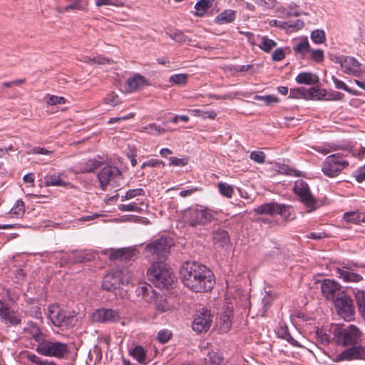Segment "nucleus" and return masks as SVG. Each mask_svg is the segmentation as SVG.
<instances>
[{
	"instance_id": "nucleus-37",
	"label": "nucleus",
	"mask_w": 365,
	"mask_h": 365,
	"mask_svg": "<svg viewBox=\"0 0 365 365\" xmlns=\"http://www.w3.org/2000/svg\"><path fill=\"white\" fill-rule=\"evenodd\" d=\"M188 79V74L187 73H178L171 76L169 78V82L172 85L185 86Z\"/></svg>"
},
{
	"instance_id": "nucleus-31",
	"label": "nucleus",
	"mask_w": 365,
	"mask_h": 365,
	"mask_svg": "<svg viewBox=\"0 0 365 365\" xmlns=\"http://www.w3.org/2000/svg\"><path fill=\"white\" fill-rule=\"evenodd\" d=\"M235 19V12L227 9L220 13L215 18V22L220 24H228L232 22Z\"/></svg>"
},
{
	"instance_id": "nucleus-58",
	"label": "nucleus",
	"mask_w": 365,
	"mask_h": 365,
	"mask_svg": "<svg viewBox=\"0 0 365 365\" xmlns=\"http://www.w3.org/2000/svg\"><path fill=\"white\" fill-rule=\"evenodd\" d=\"M170 165L173 166H185L188 163V160L187 158H179L177 157H171L170 158Z\"/></svg>"
},
{
	"instance_id": "nucleus-39",
	"label": "nucleus",
	"mask_w": 365,
	"mask_h": 365,
	"mask_svg": "<svg viewBox=\"0 0 365 365\" xmlns=\"http://www.w3.org/2000/svg\"><path fill=\"white\" fill-rule=\"evenodd\" d=\"M276 46L277 43L274 41L269 38L267 36H262V42L259 47L264 52L269 53Z\"/></svg>"
},
{
	"instance_id": "nucleus-6",
	"label": "nucleus",
	"mask_w": 365,
	"mask_h": 365,
	"mask_svg": "<svg viewBox=\"0 0 365 365\" xmlns=\"http://www.w3.org/2000/svg\"><path fill=\"white\" fill-rule=\"evenodd\" d=\"M172 240L165 237L154 240L145 247L146 257H153L158 260L165 259L170 253Z\"/></svg>"
},
{
	"instance_id": "nucleus-1",
	"label": "nucleus",
	"mask_w": 365,
	"mask_h": 365,
	"mask_svg": "<svg viewBox=\"0 0 365 365\" xmlns=\"http://www.w3.org/2000/svg\"><path fill=\"white\" fill-rule=\"evenodd\" d=\"M332 332V342L345 348L332 358L334 362L365 360V346L361 345L364 333L356 326H337Z\"/></svg>"
},
{
	"instance_id": "nucleus-23",
	"label": "nucleus",
	"mask_w": 365,
	"mask_h": 365,
	"mask_svg": "<svg viewBox=\"0 0 365 365\" xmlns=\"http://www.w3.org/2000/svg\"><path fill=\"white\" fill-rule=\"evenodd\" d=\"M0 317L6 322H8L13 326L18 325L21 323L20 316L14 310H11L9 307H6Z\"/></svg>"
},
{
	"instance_id": "nucleus-62",
	"label": "nucleus",
	"mask_w": 365,
	"mask_h": 365,
	"mask_svg": "<svg viewBox=\"0 0 365 365\" xmlns=\"http://www.w3.org/2000/svg\"><path fill=\"white\" fill-rule=\"evenodd\" d=\"M303 26H304V21L302 20L297 19L294 22H292L291 21H288V29L290 31L299 30Z\"/></svg>"
},
{
	"instance_id": "nucleus-5",
	"label": "nucleus",
	"mask_w": 365,
	"mask_h": 365,
	"mask_svg": "<svg viewBox=\"0 0 365 365\" xmlns=\"http://www.w3.org/2000/svg\"><path fill=\"white\" fill-rule=\"evenodd\" d=\"M215 212L207 207H191L184 213L185 222L192 227L204 225L214 218Z\"/></svg>"
},
{
	"instance_id": "nucleus-46",
	"label": "nucleus",
	"mask_w": 365,
	"mask_h": 365,
	"mask_svg": "<svg viewBox=\"0 0 365 365\" xmlns=\"http://www.w3.org/2000/svg\"><path fill=\"white\" fill-rule=\"evenodd\" d=\"M214 239L217 242H221L225 244L229 242L230 237L228 232L226 230L217 229L215 232Z\"/></svg>"
},
{
	"instance_id": "nucleus-61",
	"label": "nucleus",
	"mask_w": 365,
	"mask_h": 365,
	"mask_svg": "<svg viewBox=\"0 0 365 365\" xmlns=\"http://www.w3.org/2000/svg\"><path fill=\"white\" fill-rule=\"evenodd\" d=\"M170 37L177 42H185L187 36L181 31H176L169 34Z\"/></svg>"
},
{
	"instance_id": "nucleus-33",
	"label": "nucleus",
	"mask_w": 365,
	"mask_h": 365,
	"mask_svg": "<svg viewBox=\"0 0 365 365\" xmlns=\"http://www.w3.org/2000/svg\"><path fill=\"white\" fill-rule=\"evenodd\" d=\"M143 298L148 302L154 300L157 296L156 292L150 284H144L140 287Z\"/></svg>"
},
{
	"instance_id": "nucleus-51",
	"label": "nucleus",
	"mask_w": 365,
	"mask_h": 365,
	"mask_svg": "<svg viewBox=\"0 0 365 365\" xmlns=\"http://www.w3.org/2000/svg\"><path fill=\"white\" fill-rule=\"evenodd\" d=\"M293 49L295 53H302L304 55V53L309 51L310 46H309V42L306 40V41H301L297 45L294 46Z\"/></svg>"
},
{
	"instance_id": "nucleus-50",
	"label": "nucleus",
	"mask_w": 365,
	"mask_h": 365,
	"mask_svg": "<svg viewBox=\"0 0 365 365\" xmlns=\"http://www.w3.org/2000/svg\"><path fill=\"white\" fill-rule=\"evenodd\" d=\"M218 187L220 193L226 197H231L234 192L233 187L226 183L220 182Z\"/></svg>"
},
{
	"instance_id": "nucleus-44",
	"label": "nucleus",
	"mask_w": 365,
	"mask_h": 365,
	"mask_svg": "<svg viewBox=\"0 0 365 365\" xmlns=\"http://www.w3.org/2000/svg\"><path fill=\"white\" fill-rule=\"evenodd\" d=\"M277 214L280 215L287 221L291 216V207L286 205L277 204Z\"/></svg>"
},
{
	"instance_id": "nucleus-2",
	"label": "nucleus",
	"mask_w": 365,
	"mask_h": 365,
	"mask_svg": "<svg viewBox=\"0 0 365 365\" xmlns=\"http://www.w3.org/2000/svg\"><path fill=\"white\" fill-rule=\"evenodd\" d=\"M180 274L183 285L197 293L210 291L215 284V277L211 269L195 261L184 262Z\"/></svg>"
},
{
	"instance_id": "nucleus-64",
	"label": "nucleus",
	"mask_w": 365,
	"mask_h": 365,
	"mask_svg": "<svg viewBox=\"0 0 365 365\" xmlns=\"http://www.w3.org/2000/svg\"><path fill=\"white\" fill-rule=\"evenodd\" d=\"M285 57V53L282 48H277L272 55L273 61H280Z\"/></svg>"
},
{
	"instance_id": "nucleus-27",
	"label": "nucleus",
	"mask_w": 365,
	"mask_h": 365,
	"mask_svg": "<svg viewBox=\"0 0 365 365\" xmlns=\"http://www.w3.org/2000/svg\"><path fill=\"white\" fill-rule=\"evenodd\" d=\"M295 81L299 84L312 85L317 81V78L312 73L301 72L296 76Z\"/></svg>"
},
{
	"instance_id": "nucleus-25",
	"label": "nucleus",
	"mask_w": 365,
	"mask_h": 365,
	"mask_svg": "<svg viewBox=\"0 0 365 365\" xmlns=\"http://www.w3.org/2000/svg\"><path fill=\"white\" fill-rule=\"evenodd\" d=\"M155 309L160 313L171 312L174 306L169 303L166 298L157 297L155 298Z\"/></svg>"
},
{
	"instance_id": "nucleus-43",
	"label": "nucleus",
	"mask_w": 365,
	"mask_h": 365,
	"mask_svg": "<svg viewBox=\"0 0 365 365\" xmlns=\"http://www.w3.org/2000/svg\"><path fill=\"white\" fill-rule=\"evenodd\" d=\"M317 339L322 344L327 345L332 341V338L327 334L323 329H317L316 331Z\"/></svg>"
},
{
	"instance_id": "nucleus-22",
	"label": "nucleus",
	"mask_w": 365,
	"mask_h": 365,
	"mask_svg": "<svg viewBox=\"0 0 365 365\" xmlns=\"http://www.w3.org/2000/svg\"><path fill=\"white\" fill-rule=\"evenodd\" d=\"M277 204L278 203L273 202L264 203L255 208L254 212L256 215H268L273 216L277 215Z\"/></svg>"
},
{
	"instance_id": "nucleus-24",
	"label": "nucleus",
	"mask_w": 365,
	"mask_h": 365,
	"mask_svg": "<svg viewBox=\"0 0 365 365\" xmlns=\"http://www.w3.org/2000/svg\"><path fill=\"white\" fill-rule=\"evenodd\" d=\"M215 0H200L195 5V15L196 16H203L207 10L213 5Z\"/></svg>"
},
{
	"instance_id": "nucleus-56",
	"label": "nucleus",
	"mask_w": 365,
	"mask_h": 365,
	"mask_svg": "<svg viewBox=\"0 0 365 365\" xmlns=\"http://www.w3.org/2000/svg\"><path fill=\"white\" fill-rule=\"evenodd\" d=\"M66 100L65 98L62 96H56L53 95L48 96L47 103L51 106H54L57 104H64L66 103Z\"/></svg>"
},
{
	"instance_id": "nucleus-17",
	"label": "nucleus",
	"mask_w": 365,
	"mask_h": 365,
	"mask_svg": "<svg viewBox=\"0 0 365 365\" xmlns=\"http://www.w3.org/2000/svg\"><path fill=\"white\" fill-rule=\"evenodd\" d=\"M122 272L115 270L106 274L102 280V287L106 291H114L122 283Z\"/></svg>"
},
{
	"instance_id": "nucleus-3",
	"label": "nucleus",
	"mask_w": 365,
	"mask_h": 365,
	"mask_svg": "<svg viewBox=\"0 0 365 365\" xmlns=\"http://www.w3.org/2000/svg\"><path fill=\"white\" fill-rule=\"evenodd\" d=\"M148 279L158 288H172L175 276L170 268L162 261L153 263L147 271Z\"/></svg>"
},
{
	"instance_id": "nucleus-28",
	"label": "nucleus",
	"mask_w": 365,
	"mask_h": 365,
	"mask_svg": "<svg viewBox=\"0 0 365 365\" xmlns=\"http://www.w3.org/2000/svg\"><path fill=\"white\" fill-rule=\"evenodd\" d=\"M277 335L279 337L285 339L287 341H288L291 345L295 347L300 346V344L298 343L297 341H296L290 334L289 332L288 328L287 326H281L278 328Z\"/></svg>"
},
{
	"instance_id": "nucleus-26",
	"label": "nucleus",
	"mask_w": 365,
	"mask_h": 365,
	"mask_svg": "<svg viewBox=\"0 0 365 365\" xmlns=\"http://www.w3.org/2000/svg\"><path fill=\"white\" fill-rule=\"evenodd\" d=\"M25 331L29 334L36 342H38V344H41L45 339L43 334L41 332L40 329L34 323L29 324V326L25 328Z\"/></svg>"
},
{
	"instance_id": "nucleus-45",
	"label": "nucleus",
	"mask_w": 365,
	"mask_h": 365,
	"mask_svg": "<svg viewBox=\"0 0 365 365\" xmlns=\"http://www.w3.org/2000/svg\"><path fill=\"white\" fill-rule=\"evenodd\" d=\"M145 191L142 188L129 190L125 195L121 197V200H130L137 196H144Z\"/></svg>"
},
{
	"instance_id": "nucleus-40",
	"label": "nucleus",
	"mask_w": 365,
	"mask_h": 365,
	"mask_svg": "<svg viewBox=\"0 0 365 365\" xmlns=\"http://www.w3.org/2000/svg\"><path fill=\"white\" fill-rule=\"evenodd\" d=\"M311 39L317 44L323 43L326 41L325 32L322 29L314 30L311 33Z\"/></svg>"
},
{
	"instance_id": "nucleus-52",
	"label": "nucleus",
	"mask_w": 365,
	"mask_h": 365,
	"mask_svg": "<svg viewBox=\"0 0 365 365\" xmlns=\"http://www.w3.org/2000/svg\"><path fill=\"white\" fill-rule=\"evenodd\" d=\"M96 4L97 6L111 5L116 7H122L124 5L120 0H96Z\"/></svg>"
},
{
	"instance_id": "nucleus-7",
	"label": "nucleus",
	"mask_w": 365,
	"mask_h": 365,
	"mask_svg": "<svg viewBox=\"0 0 365 365\" xmlns=\"http://www.w3.org/2000/svg\"><path fill=\"white\" fill-rule=\"evenodd\" d=\"M349 165V162L340 153L329 155L323 162L322 170L328 177L333 178L338 175L345 168Z\"/></svg>"
},
{
	"instance_id": "nucleus-63",
	"label": "nucleus",
	"mask_w": 365,
	"mask_h": 365,
	"mask_svg": "<svg viewBox=\"0 0 365 365\" xmlns=\"http://www.w3.org/2000/svg\"><path fill=\"white\" fill-rule=\"evenodd\" d=\"M354 176L355 177V178L358 182H361L364 180H365V165L359 168L354 172Z\"/></svg>"
},
{
	"instance_id": "nucleus-29",
	"label": "nucleus",
	"mask_w": 365,
	"mask_h": 365,
	"mask_svg": "<svg viewBox=\"0 0 365 365\" xmlns=\"http://www.w3.org/2000/svg\"><path fill=\"white\" fill-rule=\"evenodd\" d=\"M143 201H140L139 199H138L136 202L119 205L118 209L122 212H136L140 213L143 209L139 205H143Z\"/></svg>"
},
{
	"instance_id": "nucleus-4",
	"label": "nucleus",
	"mask_w": 365,
	"mask_h": 365,
	"mask_svg": "<svg viewBox=\"0 0 365 365\" xmlns=\"http://www.w3.org/2000/svg\"><path fill=\"white\" fill-rule=\"evenodd\" d=\"M36 351L42 356L63 359L69 352V349L65 343L44 339L37 345Z\"/></svg>"
},
{
	"instance_id": "nucleus-59",
	"label": "nucleus",
	"mask_w": 365,
	"mask_h": 365,
	"mask_svg": "<svg viewBox=\"0 0 365 365\" xmlns=\"http://www.w3.org/2000/svg\"><path fill=\"white\" fill-rule=\"evenodd\" d=\"M334 83V86L335 87L337 88V89H343L345 91L349 93H352V91L351 89H350L346 84L344 81H341V80H339L337 78H336L335 76H332L331 78Z\"/></svg>"
},
{
	"instance_id": "nucleus-32",
	"label": "nucleus",
	"mask_w": 365,
	"mask_h": 365,
	"mask_svg": "<svg viewBox=\"0 0 365 365\" xmlns=\"http://www.w3.org/2000/svg\"><path fill=\"white\" fill-rule=\"evenodd\" d=\"M343 218L347 222L358 224L364 221L365 216L359 211H353L345 212Z\"/></svg>"
},
{
	"instance_id": "nucleus-49",
	"label": "nucleus",
	"mask_w": 365,
	"mask_h": 365,
	"mask_svg": "<svg viewBox=\"0 0 365 365\" xmlns=\"http://www.w3.org/2000/svg\"><path fill=\"white\" fill-rule=\"evenodd\" d=\"M307 90L305 88H292L289 92V98H306L307 99Z\"/></svg>"
},
{
	"instance_id": "nucleus-14",
	"label": "nucleus",
	"mask_w": 365,
	"mask_h": 365,
	"mask_svg": "<svg viewBox=\"0 0 365 365\" xmlns=\"http://www.w3.org/2000/svg\"><path fill=\"white\" fill-rule=\"evenodd\" d=\"M341 285L334 280L329 279H324L321 284V292L324 297L327 300L334 301L339 293H344L341 290Z\"/></svg>"
},
{
	"instance_id": "nucleus-10",
	"label": "nucleus",
	"mask_w": 365,
	"mask_h": 365,
	"mask_svg": "<svg viewBox=\"0 0 365 365\" xmlns=\"http://www.w3.org/2000/svg\"><path fill=\"white\" fill-rule=\"evenodd\" d=\"M48 319L54 326L62 329L71 327L74 320L73 317L66 314L58 305L55 304L48 307Z\"/></svg>"
},
{
	"instance_id": "nucleus-12",
	"label": "nucleus",
	"mask_w": 365,
	"mask_h": 365,
	"mask_svg": "<svg viewBox=\"0 0 365 365\" xmlns=\"http://www.w3.org/2000/svg\"><path fill=\"white\" fill-rule=\"evenodd\" d=\"M103 254L108 255L111 260H118L120 262H129L134 260L138 255V251L133 247H123L120 249H110L103 251Z\"/></svg>"
},
{
	"instance_id": "nucleus-21",
	"label": "nucleus",
	"mask_w": 365,
	"mask_h": 365,
	"mask_svg": "<svg viewBox=\"0 0 365 365\" xmlns=\"http://www.w3.org/2000/svg\"><path fill=\"white\" fill-rule=\"evenodd\" d=\"M128 354L140 364H148V360L146 350L140 345H136L129 349Z\"/></svg>"
},
{
	"instance_id": "nucleus-13",
	"label": "nucleus",
	"mask_w": 365,
	"mask_h": 365,
	"mask_svg": "<svg viewBox=\"0 0 365 365\" xmlns=\"http://www.w3.org/2000/svg\"><path fill=\"white\" fill-rule=\"evenodd\" d=\"M335 63L340 64L342 71L347 74L359 76L361 73V63L354 57L341 56L336 57Z\"/></svg>"
},
{
	"instance_id": "nucleus-35",
	"label": "nucleus",
	"mask_w": 365,
	"mask_h": 365,
	"mask_svg": "<svg viewBox=\"0 0 365 365\" xmlns=\"http://www.w3.org/2000/svg\"><path fill=\"white\" fill-rule=\"evenodd\" d=\"M25 212V204L21 200H18L10 210V215L21 218Z\"/></svg>"
},
{
	"instance_id": "nucleus-20",
	"label": "nucleus",
	"mask_w": 365,
	"mask_h": 365,
	"mask_svg": "<svg viewBox=\"0 0 365 365\" xmlns=\"http://www.w3.org/2000/svg\"><path fill=\"white\" fill-rule=\"evenodd\" d=\"M146 82L147 81L144 76L140 74H135L125 81V89L128 92H133L145 85Z\"/></svg>"
},
{
	"instance_id": "nucleus-16",
	"label": "nucleus",
	"mask_w": 365,
	"mask_h": 365,
	"mask_svg": "<svg viewBox=\"0 0 365 365\" xmlns=\"http://www.w3.org/2000/svg\"><path fill=\"white\" fill-rule=\"evenodd\" d=\"M120 175V171L117 167L111 165L103 167L97 175L101 187L105 190L110 182Z\"/></svg>"
},
{
	"instance_id": "nucleus-36",
	"label": "nucleus",
	"mask_w": 365,
	"mask_h": 365,
	"mask_svg": "<svg viewBox=\"0 0 365 365\" xmlns=\"http://www.w3.org/2000/svg\"><path fill=\"white\" fill-rule=\"evenodd\" d=\"M101 163L96 159H89L85 162L84 165L81 168V173H91L98 167Z\"/></svg>"
},
{
	"instance_id": "nucleus-53",
	"label": "nucleus",
	"mask_w": 365,
	"mask_h": 365,
	"mask_svg": "<svg viewBox=\"0 0 365 365\" xmlns=\"http://www.w3.org/2000/svg\"><path fill=\"white\" fill-rule=\"evenodd\" d=\"M85 63L90 64V65H94V64H104L109 61V59L106 58L104 57L101 56H97L95 58H90L88 56H85L83 60Z\"/></svg>"
},
{
	"instance_id": "nucleus-34",
	"label": "nucleus",
	"mask_w": 365,
	"mask_h": 365,
	"mask_svg": "<svg viewBox=\"0 0 365 365\" xmlns=\"http://www.w3.org/2000/svg\"><path fill=\"white\" fill-rule=\"evenodd\" d=\"M327 96L326 90H321L314 87L307 90V99L322 100Z\"/></svg>"
},
{
	"instance_id": "nucleus-48",
	"label": "nucleus",
	"mask_w": 365,
	"mask_h": 365,
	"mask_svg": "<svg viewBox=\"0 0 365 365\" xmlns=\"http://www.w3.org/2000/svg\"><path fill=\"white\" fill-rule=\"evenodd\" d=\"M255 100L262 101L265 105L270 106L272 103H277L279 101V98L274 95H267V96H258L256 95L254 96Z\"/></svg>"
},
{
	"instance_id": "nucleus-47",
	"label": "nucleus",
	"mask_w": 365,
	"mask_h": 365,
	"mask_svg": "<svg viewBox=\"0 0 365 365\" xmlns=\"http://www.w3.org/2000/svg\"><path fill=\"white\" fill-rule=\"evenodd\" d=\"M209 365H222L224 358L217 352L212 351L208 354Z\"/></svg>"
},
{
	"instance_id": "nucleus-55",
	"label": "nucleus",
	"mask_w": 365,
	"mask_h": 365,
	"mask_svg": "<svg viewBox=\"0 0 365 365\" xmlns=\"http://www.w3.org/2000/svg\"><path fill=\"white\" fill-rule=\"evenodd\" d=\"M250 157L251 160L258 163H263L265 161V154L262 151H252Z\"/></svg>"
},
{
	"instance_id": "nucleus-15",
	"label": "nucleus",
	"mask_w": 365,
	"mask_h": 365,
	"mask_svg": "<svg viewBox=\"0 0 365 365\" xmlns=\"http://www.w3.org/2000/svg\"><path fill=\"white\" fill-rule=\"evenodd\" d=\"M92 319L96 322L114 323L119 321L120 314L111 309H98L93 313Z\"/></svg>"
},
{
	"instance_id": "nucleus-18",
	"label": "nucleus",
	"mask_w": 365,
	"mask_h": 365,
	"mask_svg": "<svg viewBox=\"0 0 365 365\" xmlns=\"http://www.w3.org/2000/svg\"><path fill=\"white\" fill-rule=\"evenodd\" d=\"M336 274L344 282L357 283L363 280L362 276L354 272L345 264L342 265L341 268L336 269Z\"/></svg>"
},
{
	"instance_id": "nucleus-60",
	"label": "nucleus",
	"mask_w": 365,
	"mask_h": 365,
	"mask_svg": "<svg viewBox=\"0 0 365 365\" xmlns=\"http://www.w3.org/2000/svg\"><path fill=\"white\" fill-rule=\"evenodd\" d=\"M312 59L317 62L321 63L324 60V51L322 49H315L312 51Z\"/></svg>"
},
{
	"instance_id": "nucleus-54",
	"label": "nucleus",
	"mask_w": 365,
	"mask_h": 365,
	"mask_svg": "<svg viewBox=\"0 0 365 365\" xmlns=\"http://www.w3.org/2000/svg\"><path fill=\"white\" fill-rule=\"evenodd\" d=\"M171 336H172V333L170 331H168V329H163V330H160L158 332L157 338H158V340L161 344H165L170 340Z\"/></svg>"
},
{
	"instance_id": "nucleus-8",
	"label": "nucleus",
	"mask_w": 365,
	"mask_h": 365,
	"mask_svg": "<svg viewBox=\"0 0 365 365\" xmlns=\"http://www.w3.org/2000/svg\"><path fill=\"white\" fill-rule=\"evenodd\" d=\"M334 304L337 314L346 321H351L354 318L355 307L351 298L345 292L339 293L334 299Z\"/></svg>"
},
{
	"instance_id": "nucleus-41",
	"label": "nucleus",
	"mask_w": 365,
	"mask_h": 365,
	"mask_svg": "<svg viewBox=\"0 0 365 365\" xmlns=\"http://www.w3.org/2000/svg\"><path fill=\"white\" fill-rule=\"evenodd\" d=\"M219 324L221 331H228L232 324L230 315L227 313L223 314L220 318Z\"/></svg>"
},
{
	"instance_id": "nucleus-30",
	"label": "nucleus",
	"mask_w": 365,
	"mask_h": 365,
	"mask_svg": "<svg viewBox=\"0 0 365 365\" xmlns=\"http://www.w3.org/2000/svg\"><path fill=\"white\" fill-rule=\"evenodd\" d=\"M354 294L359 312L365 318V291L358 289L354 291Z\"/></svg>"
},
{
	"instance_id": "nucleus-57",
	"label": "nucleus",
	"mask_w": 365,
	"mask_h": 365,
	"mask_svg": "<svg viewBox=\"0 0 365 365\" xmlns=\"http://www.w3.org/2000/svg\"><path fill=\"white\" fill-rule=\"evenodd\" d=\"M105 103L106 104H109L111 106H116L120 103V100L116 93L114 92L110 93L106 98H105Z\"/></svg>"
},
{
	"instance_id": "nucleus-11",
	"label": "nucleus",
	"mask_w": 365,
	"mask_h": 365,
	"mask_svg": "<svg viewBox=\"0 0 365 365\" xmlns=\"http://www.w3.org/2000/svg\"><path fill=\"white\" fill-rule=\"evenodd\" d=\"M212 319L213 315L210 310L204 308L198 310L192 322L193 331L198 334L206 332L211 326Z\"/></svg>"
},
{
	"instance_id": "nucleus-19",
	"label": "nucleus",
	"mask_w": 365,
	"mask_h": 365,
	"mask_svg": "<svg viewBox=\"0 0 365 365\" xmlns=\"http://www.w3.org/2000/svg\"><path fill=\"white\" fill-rule=\"evenodd\" d=\"M66 178V175L64 172L60 173L48 174L44 178V185L46 187L61 186L66 187L70 185V182L64 180Z\"/></svg>"
},
{
	"instance_id": "nucleus-42",
	"label": "nucleus",
	"mask_w": 365,
	"mask_h": 365,
	"mask_svg": "<svg viewBox=\"0 0 365 365\" xmlns=\"http://www.w3.org/2000/svg\"><path fill=\"white\" fill-rule=\"evenodd\" d=\"M70 4L68 5L71 10L82 11L86 9L88 6L86 0H66Z\"/></svg>"
},
{
	"instance_id": "nucleus-38",
	"label": "nucleus",
	"mask_w": 365,
	"mask_h": 365,
	"mask_svg": "<svg viewBox=\"0 0 365 365\" xmlns=\"http://www.w3.org/2000/svg\"><path fill=\"white\" fill-rule=\"evenodd\" d=\"M146 132L151 135H158L161 133H164L168 131H171L170 129L164 128L160 125H158L155 123H150L147 126L144 128Z\"/></svg>"
},
{
	"instance_id": "nucleus-9",
	"label": "nucleus",
	"mask_w": 365,
	"mask_h": 365,
	"mask_svg": "<svg viewBox=\"0 0 365 365\" xmlns=\"http://www.w3.org/2000/svg\"><path fill=\"white\" fill-rule=\"evenodd\" d=\"M293 190L309 211L314 210L317 208V201L312 194L309 187L305 181L303 180H297Z\"/></svg>"
}]
</instances>
